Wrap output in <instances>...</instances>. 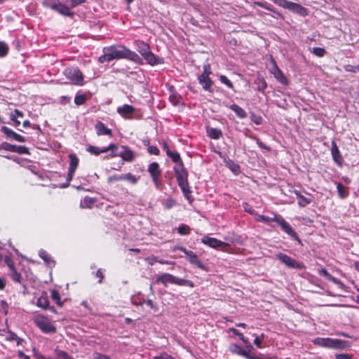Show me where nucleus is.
<instances>
[{
    "label": "nucleus",
    "mask_w": 359,
    "mask_h": 359,
    "mask_svg": "<svg viewBox=\"0 0 359 359\" xmlns=\"http://www.w3.org/2000/svg\"><path fill=\"white\" fill-rule=\"evenodd\" d=\"M118 156H121L125 161L131 162L135 158L133 151L126 146H121V151L118 152Z\"/></svg>",
    "instance_id": "18"
},
{
    "label": "nucleus",
    "mask_w": 359,
    "mask_h": 359,
    "mask_svg": "<svg viewBox=\"0 0 359 359\" xmlns=\"http://www.w3.org/2000/svg\"><path fill=\"white\" fill-rule=\"evenodd\" d=\"M153 260H154V262H158V263H160V264H170V263H171V262H168V261H167V260H164V259H158V257H154V258L153 259Z\"/></svg>",
    "instance_id": "61"
},
{
    "label": "nucleus",
    "mask_w": 359,
    "mask_h": 359,
    "mask_svg": "<svg viewBox=\"0 0 359 359\" xmlns=\"http://www.w3.org/2000/svg\"><path fill=\"white\" fill-rule=\"evenodd\" d=\"M154 359H173L170 355L164 354L161 355L160 356H156L154 357Z\"/></svg>",
    "instance_id": "62"
},
{
    "label": "nucleus",
    "mask_w": 359,
    "mask_h": 359,
    "mask_svg": "<svg viewBox=\"0 0 359 359\" xmlns=\"http://www.w3.org/2000/svg\"><path fill=\"white\" fill-rule=\"evenodd\" d=\"M6 286V279L4 277H0V290H2Z\"/></svg>",
    "instance_id": "60"
},
{
    "label": "nucleus",
    "mask_w": 359,
    "mask_h": 359,
    "mask_svg": "<svg viewBox=\"0 0 359 359\" xmlns=\"http://www.w3.org/2000/svg\"><path fill=\"white\" fill-rule=\"evenodd\" d=\"M93 359H110L109 356L99 353H93Z\"/></svg>",
    "instance_id": "55"
},
{
    "label": "nucleus",
    "mask_w": 359,
    "mask_h": 359,
    "mask_svg": "<svg viewBox=\"0 0 359 359\" xmlns=\"http://www.w3.org/2000/svg\"><path fill=\"white\" fill-rule=\"evenodd\" d=\"M36 305L44 309L48 308L49 302L47 297L41 296L37 299Z\"/></svg>",
    "instance_id": "36"
},
{
    "label": "nucleus",
    "mask_w": 359,
    "mask_h": 359,
    "mask_svg": "<svg viewBox=\"0 0 359 359\" xmlns=\"http://www.w3.org/2000/svg\"><path fill=\"white\" fill-rule=\"evenodd\" d=\"M255 84L257 85V90L264 94V90L267 88V83L263 77H257L255 80Z\"/></svg>",
    "instance_id": "26"
},
{
    "label": "nucleus",
    "mask_w": 359,
    "mask_h": 359,
    "mask_svg": "<svg viewBox=\"0 0 359 359\" xmlns=\"http://www.w3.org/2000/svg\"><path fill=\"white\" fill-rule=\"evenodd\" d=\"M276 257L281 263L284 264L290 269H302L304 267L303 264L298 262L290 256L282 252L277 253Z\"/></svg>",
    "instance_id": "8"
},
{
    "label": "nucleus",
    "mask_w": 359,
    "mask_h": 359,
    "mask_svg": "<svg viewBox=\"0 0 359 359\" xmlns=\"http://www.w3.org/2000/svg\"><path fill=\"white\" fill-rule=\"evenodd\" d=\"M264 339V334L262 333L259 336H257L254 339V344L258 347L262 348V342Z\"/></svg>",
    "instance_id": "47"
},
{
    "label": "nucleus",
    "mask_w": 359,
    "mask_h": 359,
    "mask_svg": "<svg viewBox=\"0 0 359 359\" xmlns=\"http://www.w3.org/2000/svg\"><path fill=\"white\" fill-rule=\"evenodd\" d=\"M56 357L53 359H73L67 353L61 350H55Z\"/></svg>",
    "instance_id": "41"
},
{
    "label": "nucleus",
    "mask_w": 359,
    "mask_h": 359,
    "mask_svg": "<svg viewBox=\"0 0 359 359\" xmlns=\"http://www.w3.org/2000/svg\"><path fill=\"white\" fill-rule=\"evenodd\" d=\"M69 158L70 160L69 167L68 170V175L67 177V183L64 184L62 187H67L69 186L70 182L72 180L74 174L76 171V169L79 165V158L77 156L74 154H71L69 155Z\"/></svg>",
    "instance_id": "11"
},
{
    "label": "nucleus",
    "mask_w": 359,
    "mask_h": 359,
    "mask_svg": "<svg viewBox=\"0 0 359 359\" xmlns=\"http://www.w3.org/2000/svg\"><path fill=\"white\" fill-rule=\"evenodd\" d=\"M51 298L56 302V304L58 306H62V302L60 300V296L58 291H57L56 290H53L51 291Z\"/></svg>",
    "instance_id": "40"
},
{
    "label": "nucleus",
    "mask_w": 359,
    "mask_h": 359,
    "mask_svg": "<svg viewBox=\"0 0 359 359\" xmlns=\"http://www.w3.org/2000/svg\"><path fill=\"white\" fill-rule=\"evenodd\" d=\"M230 350L232 353L242 355L244 358H245V355L248 353V352L245 349H243L241 346L237 345V344L231 345Z\"/></svg>",
    "instance_id": "33"
},
{
    "label": "nucleus",
    "mask_w": 359,
    "mask_h": 359,
    "mask_svg": "<svg viewBox=\"0 0 359 359\" xmlns=\"http://www.w3.org/2000/svg\"><path fill=\"white\" fill-rule=\"evenodd\" d=\"M207 133H208V135L209 136V137H210L211 139H213V140H218L222 135V133L221 130L217 129V128H208Z\"/></svg>",
    "instance_id": "28"
},
{
    "label": "nucleus",
    "mask_w": 359,
    "mask_h": 359,
    "mask_svg": "<svg viewBox=\"0 0 359 359\" xmlns=\"http://www.w3.org/2000/svg\"><path fill=\"white\" fill-rule=\"evenodd\" d=\"M11 119L14 121L15 126H18L20 124V121L17 120L16 116L15 114L11 115Z\"/></svg>",
    "instance_id": "63"
},
{
    "label": "nucleus",
    "mask_w": 359,
    "mask_h": 359,
    "mask_svg": "<svg viewBox=\"0 0 359 359\" xmlns=\"http://www.w3.org/2000/svg\"><path fill=\"white\" fill-rule=\"evenodd\" d=\"M86 97L85 95H76L74 98V102L76 105H81L85 103Z\"/></svg>",
    "instance_id": "45"
},
{
    "label": "nucleus",
    "mask_w": 359,
    "mask_h": 359,
    "mask_svg": "<svg viewBox=\"0 0 359 359\" xmlns=\"http://www.w3.org/2000/svg\"><path fill=\"white\" fill-rule=\"evenodd\" d=\"M166 154L172 159V161L176 163V165L180 163H183L180 155L177 152H173L170 149L166 151Z\"/></svg>",
    "instance_id": "31"
},
{
    "label": "nucleus",
    "mask_w": 359,
    "mask_h": 359,
    "mask_svg": "<svg viewBox=\"0 0 359 359\" xmlns=\"http://www.w3.org/2000/svg\"><path fill=\"white\" fill-rule=\"evenodd\" d=\"M276 222L280 226L283 231H284L287 234L297 241L299 245H302V241L297 233L292 229L291 225L287 222L282 217L279 216L278 218H276Z\"/></svg>",
    "instance_id": "9"
},
{
    "label": "nucleus",
    "mask_w": 359,
    "mask_h": 359,
    "mask_svg": "<svg viewBox=\"0 0 359 359\" xmlns=\"http://www.w3.org/2000/svg\"><path fill=\"white\" fill-rule=\"evenodd\" d=\"M294 194L298 198V204L299 206L305 207L311 203V200L302 195L299 191L295 190Z\"/></svg>",
    "instance_id": "24"
},
{
    "label": "nucleus",
    "mask_w": 359,
    "mask_h": 359,
    "mask_svg": "<svg viewBox=\"0 0 359 359\" xmlns=\"http://www.w3.org/2000/svg\"><path fill=\"white\" fill-rule=\"evenodd\" d=\"M219 81L228 86L231 89H233V85L232 82L224 75H221L219 76Z\"/></svg>",
    "instance_id": "44"
},
{
    "label": "nucleus",
    "mask_w": 359,
    "mask_h": 359,
    "mask_svg": "<svg viewBox=\"0 0 359 359\" xmlns=\"http://www.w3.org/2000/svg\"><path fill=\"white\" fill-rule=\"evenodd\" d=\"M313 344L321 347L336 350H344L351 346V343L348 341L329 337H317L313 340Z\"/></svg>",
    "instance_id": "4"
},
{
    "label": "nucleus",
    "mask_w": 359,
    "mask_h": 359,
    "mask_svg": "<svg viewBox=\"0 0 359 359\" xmlns=\"http://www.w3.org/2000/svg\"><path fill=\"white\" fill-rule=\"evenodd\" d=\"M33 320L43 333L54 334L57 331L55 326L44 316L37 315L34 316Z\"/></svg>",
    "instance_id": "6"
},
{
    "label": "nucleus",
    "mask_w": 359,
    "mask_h": 359,
    "mask_svg": "<svg viewBox=\"0 0 359 359\" xmlns=\"http://www.w3.org/2000/svg\"><path fill=\"white\" fill-rule=\"evenodd\" d=\"M201 242L212 248H219L226 245L225 243L208 236H203L201 239Z\"/></svg>",
    "instance_id": "14"
},
{
    "label": "nucleus",
    "mask_w": 359,
    "mask_h": 359,
    "mask_svg": "<svg viewBox=\"0 0 359 359\" xmlns=\"http://www.w3.org/2000/svg\"><path fill=\"white\" fill-rule=\"evenodd\" d=\"M312 53L318 57H323L326 53L325 50L323 48L315 47L313 48Z\"/></svg>",
    "instance_id": "46"
},
{
    "label": "nucleus",
    "mask_w": 359,
    "mask_h": 359,
    "mask_svg": "<svg viewBox=\"0 0 359 359\" xmlns=\"http://www.w3.org/2000/svg\"><path fill=\"white\" fill-rule=\"evenodd\" d=\"M273 74L275 78L282 84H285L286 83V77L284 76L281 70L277 66H276L275 67Z\"/></svg>",
    "instance_id": "32"
},
{
    "label": "nucleus",
    "mask_w": 359,
    "mask_h": 359,
    "mask_svg": "<svg viewBox=\"0 0 359 359\" xmlns=\"http://www.w3.org/2000/svg\"><path fill=\"white\" fill-rule=\"evenodd\" d=\"M177 231L180 235H187L189 233L190 228L186 224H181L178 227Z\"/></svg>",
    "instance_id": "43"
},
{
    "label": "nucleus",
    "mask_w": 359,
    "mask_h": 359,
    "mask_svg": "<svg viewBox=\"0 0 359 359\" xmlns=\"http://www.w3.org/2000/svg\"><path fill=\"white\" fill-rule=\"evenodd\" d=\"M8 52V46L3 41H0V57H3L7 55Z\"/></svg>",
    "instance_id": "42"
},
{
    "label": "nucleus",
    "mask_w": 359,
    "mask_h": 359,
    "mask_svg": "<svg viewBox=\"0 0 359 359\" xmlns=\"http://www.w3.org/2000/svg\"><path fill=\"white\" fill-rule=\"evenodd\" d=\"M177 249L183 252L186 255L187 259L191 264L196 265L201 269H205V265L201 263L198 256L194 252L188 250L184 247H177Z\"/></svg>",
    "instance_id": "10"
},
{
    "label": "nucleus",
    "mask_w": 359,
    "mask_h": 359,
    "mask_svg": "<svg viewBox=\"0 0 359 359\" xmlns=\"http://www.w3.org/2000/svg\"><path fill=\"white\" fill-rule=\"evenodd\" d=\"M211 74L210 67L209 65H203V72L201 75H205V74L209 76V75Z\"/></svg>",
    "instance_id": "54"
},
{
    "label": "nucleus",
    "mask_w": 359,
    "mask_h": 359,
    "mask_svg": "<svg viewBox=\"0 0 359 359\" xmlns=\"http://www.w3.org/2000/svg\"><path fill=\"white\" fill-rule=\"evenodd\" d=\"M230 331L235 335L238 336L244 343L247 346H250L251 347V344L249 342V341L245 339L243 336V334L240 332L238 330H236V328H230Z\"/></svg>",
    "instance_id": "38"
},
{
    "label": "nucleus",
    "mask_w": 359,
    "mask_h": 359,
    "mask_svg": "<svg viewBox=\"0 0 359 359\" xmlns=\"http://www.w3.org/2000/svg\"><path fill=\"white\" fill-rule=\"evenodd\" d=\"M145 303L147 304V305L148 306H149L151 309H154V310H156L157 309V306L154 304V302H152V300L151 299H147Z\"/></svg>",
    "instance_id": "57"
},
{
    "label": "nucleus",
    "mask_w": 359,
    "mask_h": 359,
    "mask_svg": "<svg viewBox=\"0 0 359 359\" xmlns=\"http://www.w3.org/2000/svg\"><path fill=\"white\" fill-rule=\"evenodd\" d=\"M55 11L65 16L72 17L74 15V13L71 12L67 6L61 4L60 2H59L58 6H57Z\"/></svg>",
    "instance_id": "23"
},
{
    "label": "nucleus",
    "mask_w": 359,
    "mask_h": 359,
    "mask_svg": "<svg viewBox=\"0 0 359 359\" xmlns=\"http://www.w3.org/2000/svg\"><path fill=\"white\" fill-rule=\"evenodd\" d=\"M245 358L246 359H262L261 358L256 356V355H252L250 354L249 353H248L247 355H245Z\"/></svg>",
    "instance_id": "64"
},
{
    "label": "nucleus",
    "mask_w": 359,
    "mask_h": 359,
    "mask_svg": "<svg viewBox=\"0 0 359 359\" xmlns=\"http://www.w3.org/2000/svg\"><path fill=\"white\" fill-rule=\"evenodd\" d=\"M148 171L152 178V181L154 182V184L156 187H158L160 184L158 177L161 173L158 163L156 162L151 163L149 166Z\"/></svg>",
    "instance_id": "13"
},
{
    "label": "nucleus",
    "mask_w": 359,
    "mask_h": 359,
    "mask_svg": "<svg viewBox=\"0 0 359 359\" xmlns=\"http://www.w3.org/2000/svg\"><path fill=\"white\" fill-rule=\"evenodd\" d=\"M255 4L257 5L259 7L264 8L268 11H270L280 17H282L281 14L278 11L275 10L271 5L269 4L265 1H255Z\"/></svg>",
    "instance_id": "30"
},
{
    "label": "nucleus",
    "mask_w": 359,
    "mask_h": 359,
    "mask_svg": "<svg viewBox=\"0 0 359 359\" xmlns=\"http://www.w3.org/2000/svg\"><path fill=\"white\" fill-rule=\"evenodd\" d=\"M59 1L57 0H43V5L45 7L50 8L55 11L57 6H58Z\"/></svg>",
    "instance_id": "37"
},
{
    "label": "nucleus",
    "mask_w": 359,
    "mask_h": 359,
    "mask_svg": "<svg viewBox=\"0 0 359 359\" xmlns=\"http://www.w3.org/2000/svg\"><path fill=\"white\" fill-rule=\"evenodd\" d=\"M319 274L337 285H342L341 282L338 278L332 276L325 269H321L319 271Z\"/></svg>",
    "instance_id": "22"
},
{
    "label": "nucleus",
    "mask_w": 359,
    "mask_h": 359,
    "mask_svg": "<svg viewBox=\"0 0 359 359\" xmlns=\"http://www.w3.org/2000/svg\"><path fill=\"white\" fill-rule=\"evenodd\" d=\"M173 169L179 187L183 192L184 196L189 199L191 191L188 182V172L187 169L185 168L183 163L177 164L173 168Z\"/></svg>",
    "instance_id": "3"
},
{
    "label": "nucleus",
    "mask_w": 359,
    "mask_h": 359,
    "mask_svg": "<svg viewBox=\"0 0 359 359\" xmlns=\"http://www.w3.org/2000/svg\"><path fill=\"white\" fill-rule=\"evenodd\" d=\"M1 131L4 133L8 138L14 140L19 142H25L26 141L23 136L16 133L15 131L6 126H2L1 128Z\"/></svg>",
    "instance_id": "15"
},
{
    "label": "nucleus",
    "mask_w": 359,
    "mask_h": 359,
    "mask_svg": "<svg viewBox=\"0 0 359 359\" xmlns=\"http://www.w3.org/2000/svg\"><path fill=\"white\" fill-rule=\"evenodd\" d=\"M276 218H277L276 217V218H271V217L260 215L258 216L257 220L259 222H265V223H269L271 221L276 222Z\"/></svg>",
    "instance_id": "48"
},
{
    "label": "nucleus",
    "mask_w": 359,
    "mask_h": 359,
    "mask_svg": "<svg viewBox=\"0 0 359 359\" xmlns=\"http://www.w3.org/2000/svg\"><path fill=\"white\" fill-rule=\"evenodd\" d=\"M0 148L1 149H4L6 151L15 152V153H18L20 154H29L28 148L26 147L25 146L11 144L6 142H3L1 144Z\"/></svg>",
    "instance_id": "12"
},
{
    "label": "nucleus",
    "mask_w": 359,
    "mask_h": 359,
    "mask_svg": "<svg viewBox=\"0 0 359 359\" xmlns=\"http://www.w3.org/2000/svg\"><path fill=\"white\" fill-rule=\"evenodd\" d=\"M8 267L11 269L10 276L12 280L14 282L20 283L22 278L21 274L16 271L13 264H8Z\"/></svg>",
    "instance_id": "27"
},
{
    "label": "nucleus",
    "mask_w": 359,
    "mask_h": 359,
    "mask_svg": "<svg viewBox=\"0 0 359 359\" xmlns=\"http://www.w3.org/2000/svg\"><path fill=\"white\" fill-rule=\"evenodd\" d=\"M86 150L91 154H94L95 156H98L101 153H104L102 151V149H100L99 147L93 145H90L89 147H88Z\"/></svg>",
    "instance_id": "39"
},
{
    "label": "nucleus",
    "mask_w": 359,
    "mask_h": 359,
    "mask_svg": "<svg viewBox=\"0 0 359 359\" xmlns=\"http://www.w3.org/2000/svg\"><path fill=\"white\" fill-rule=\"evenodd\" d=\"M335 359H353V355L348 353H336Z\"/></svg>",
    "instance_id": "49"
},
{
    "label": "nucleus",
    "mask_w": 359,
    "mask_h": 359,
    "mask_svg": "<svg viewBox=\"0 0 359 359\" xmlns=\"http://www.w3.org/2000/svg\"><path fill=\"white\" fill-rule=\"evenodd\" d=\"M104 57L107 58V62H110L115 59H128L133 61L137 64H142V60L140 57L133 50H130L126 46H111L103 48Z\"/></svg>",
    "instance_id": "1"
},
{
    "label": "nucleus",
    "mask_w": 359,
    "mask_h": 359,
    "mask_svg": "<svg viewBox=\"0 0 359 359\" xmlns=\"http://www.w3.org/2000/svg\"><path fill=\"white\" fill-rule=\"evenodd\" d=\"M8 307V304L4 300H2L1 302V311L5 314H7V313H8V310H7Z\"/></svg>",
    "instance_id": "56"
},
{
    "label": "nucleus",
    "mask_w": 359,
    "mask_h": 359,
    "mask_svg": "<svg viewBox=\"0 0 359 359\" xmlns=\"http://www.w3.org/2000/svg\"><path fill=\"white\" fill-rule=\"evenodd\" d=\"M69 1L71 7L74 8L79 4L84 3L86 0H69Z\"/></svg>",
    "instance_id": "53"
},
{
    "label": "nucleus",
    "mask_w": 359,
    "mask_h": 359,
    "mask_svg": "<svg viewBox=\"0 0 359 359\" xmlns=\"http://www.w3.org/2000/svg\"><path fill=\"white\" fill-rule=\"evenodd\" d=\"M198 82L202 86L203 88L208 92H212V86L213 82L210 79L209 76H208L206 74L205 75H200L198 76Z\"/></svg>",
    "instance_id": "19"
},
{
    "label": "nucleus",
    "mask_w": 359,
    "mask_h": 359,
    "mask_svg": "<svg viewBox=\"0 0 359 359\" xmlns=\"http://www.w3.org/2000/svg\"><path fill=\"white\" fill-rule=\"evenodd\" d=\"M287 9L302 17H305L308 15V11L302 5L290 1Z\"/></svg>",
    "instance_id": "16"
},
{
    "label": "nucleus",
    "mask_w": 359,
    "mask_h": 359,
    "mask_svg": "<svg viewBox=\"0 0 359 359\" xmlns=\"http://www.w3.org/2000/svg\"><path fill=\"white\" fill-rule=\"evenodd\" d=\"M135 46L137 51L143 57L149 65L155 66L164 62L163 58L156 56L151 51L150 46L147 43L137 40L135 41Z\"/></svg>",
    "instance_id": "2"
},
{
    "label": "nucleus",
    "mask_w": 359,
    "mask_h": 359,
    "mask_svg": "<svg viewBox=\"0 0 359 359\" xmlns=\"http://www.w3.org/2000/svg\"><path fill=\"white\" fill-rule=\"evenodd\" d=\"M156 283H161L163 284L165 287H167L168 283H172L177 285L188 286L189 287H194V283L191 280L180 278L168 273L158 276L156 279Z\"/></svg>",
    "instance_id": "5"
},
{
    "label": "nucleus",
    "mask_w": 359,
    "mask_h": 359,
    "mask_svg": "<svg viewBox=\"0 0 359 359\" xmlns=\"http://www.w3.org/2000/svg\"><path fill=\"white\" fill-rule=\"evenodd\" d=\"M118 179H123V180H127L133 184H135L137 182V177L134 175H133L132 173H130V172L120 175Z\"/></svg>",
    "instance_id": "35"
},
{
    "label": "nucleus",
    "mask_w": 359,
    "mask_h": 359,
    "mask_svg": "<svg viewBox=\"0 0 359 359\" xmlns=\"http://www.w3.org/2000/svg\"><path fill=\"white\" fill-rule=\"evenodd\" d=\"M257 144L259 146V147L262 149H265L266 150H270V148L267 146H266L262 141H260L259 139L257 140Z\"/></svg>",
    "instance_id": "58"
},
{
    "label": "nucleus",
    "mask_w": 359,
    "mask_h": 359,
    "mask_svg": "<svg viewBox=\"0 0 359 359\" xmlns=\"http://www.w3.org/2000/svg\"><path fill=\"white\" fill-rule=\"evenodd\" d=\"M229 108L233 111L236 116L238 117H239L240 118H245L247 117V113L245 112V111L241 108L240 106L236 104H231Z\"/></svg>",
    "instance_id": "25"
},
{
    "label": "nucleus",
    "mask_w": 359,
    "mask_h": 359,
    "mask_svg": "<svg viewBox=\"0 0 359 359\" xmlns=\"http://www.w3.org/2000/svg\"><path fill=\"white\" fill-rule=\"evenodd\" d=\"M95 276L99 278V280H98V283L101 284L102 283V280L104 279V273L102 271V269H98L95 273Z\"/></svg>",
    "instance_id": "52"
},
{
    "label": "nucleus",
    "mask_w": 359,
    "mask_h": 359,
    "mask_svg": "<svg viewBox=\"0 0 359 359\" xmlns=\"http://www.w3.org/2000/svg\"><path fill=\"white\" fill-rule=\"evenodd\" d=\"M39 257L46 263V264L49 266H52V265L55 264V262L53 260H52L50 256L48 255V253L43 250H41L39 251Z\"/></svg>",
    "instance_id": "29"
},
{
    "label": "nucleus",
    "mask_w": 359,
    "mask_h": 359,
    "mask_svg": "<svg viewBox=\"0 0 359 359\" xmlns=\"http://www.w3.org/2000/svg\"><path fill=\"white\" fill-rule=\"evenodd\" d=\"M97 134L98 135H109L112 136L111 130L107 128L101 121H98L95 126Z\"/></svg>",
    "instance_id": "20"
},
{
    "label": "nucleus",
    "mask_w": 359,
    "mask_h": 359,
    "mask_svg": "<svg viewBox=\"0 0 359 359\" xmlns=\"http://www.w3.org/2000/svg\"><path fill=\"white\" fill-rule=\"evenodd\" d=\"M18 357L21 359H31L29 356L25 354V353L22 351H19L18 352Z\"/></svg>",
    "instance_id": "59"
},
{
    "label": "nucleus",
    "mask_w": 359,
    "mask_h": 359,
    "mask_svg": "<svg viewBox=\"0 0 359 359\" xmlns=\"http://www.w3.org/2000/svg\"><path fill=\"white\" fill-rule=\"evenodd\" d=\"M338 195L341 198H345L348 195V191L346 190V187L341 184L338 183L337 186Z\"/></svg>",
    "instance_id": "34"
},
{
    "label": "nucleus",
    "mask_w": 359,
    "mask_h": 359,
    "mask_svg": "<svg viewBox=\"0 0 359 359\" xmlns=\"http://www.w3.org/2000/svg\"><path fill=\"white\" fill-rule=\"evenodd\" d=\"M148 152L150 154L158 155L159 154V149L157 147L151 145L148 147Z\"/></svg>",
    "instance_id": "50"
},
{
    "label": "nucleus",
    "mask_w": 359,
    "mask_h": 359,
    "mask_svg": "<svg viewBox=\"0 0 359 359\" xmlns=\"http://www.w3.org/2000/svg\"><path fill=\"white\" fill-rule=\"evenodd\" d=\"M65 74L74 84L83 85V76L78 67L65 69Z\"/></svg>",
    "instance_id": "7"
},
{
    "label": "nucleus",
    "mask_w": 359,
    "mask_h": 359,
    "mask_svg": "<svg viewBox=\"0 0 359 359\" xmlns=\"http://www.w3.org/2000/svg\"><path fill=\"white\" fill-rule=\"evenodd\" d=\"M118 149V146L115 144H110L108 147H103L102 148V151L103 152H107L110 150L111 151H115Z\"/></svg>",
    "instance_id": "51"
},
{
    "label": "nucleus",
    "mask_w": 359,
    "mask_h": 359,
    "mask_svg": "<svg viewBox=\"0 0 359 359\" xmlns=\"http://www.w3.org/2000/svg\"><path fill=\"white\" fill-rule=\"evenodd\" d=\"M331 154L334 161L337 165H341L343 163V158L334 141L332 142Z\"/></svg>",
    "instance_id": "17"
},
{
    "label": "nucleus",
    "mask_w": 359,
    "mask_h": 359,
    "mask_svg": "<svg viewBox=\"0 0 359 359\" xmlns=\"http://www.w3.org/2000/svg\"><path fill=\"white\" fill-rule=\"evenodd\" d=\"M135 111V109L132 105L129 104H124L117 108V112L123 118H128V115L133 114Z\"/></svg>",
    "instance_id": "21"
}]
</instances>
